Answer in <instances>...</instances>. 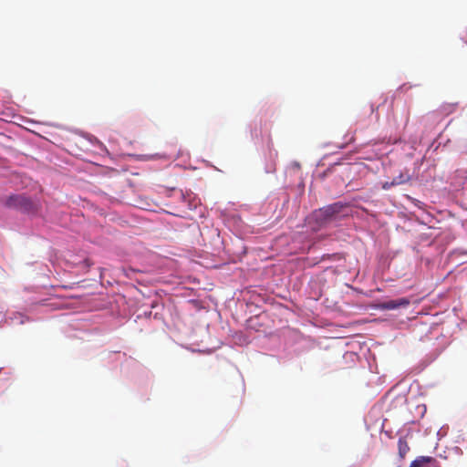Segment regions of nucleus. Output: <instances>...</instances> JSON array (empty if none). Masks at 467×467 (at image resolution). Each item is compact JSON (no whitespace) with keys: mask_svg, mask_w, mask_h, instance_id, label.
<instances>
[{"mask_svg":"<svg viewBox=\"0 0 467 467\" xmlns=\"http://www.w3.org/2000/svg\"><path fill=\"white\" fill-rule=\"evenodd\" d=\"M342 208L343 205L338 202L323 207L319 209L318 212L316 213V219L320 223H327L331 221L337 220Z\"/></svg>","mask_w":467,"mask_h":467,"instance_id":"2","label":"nucleus"},{"mask_svg":"<svg viewBox=\"0 0 467 467\" xmlns=\"http://www.w3.org/2000/svg\"><path fill=\"white\" fill-rule=\"evenodd\" d=\"M410 467H441L438 461L433 457L420 456L414 460Z\"/></svg>","mask_w":467,"mask_h":467,"instance_id":"4","label":"nucleus"},{"mask_svg":"<svg viewBox=\"0 0 467 467\" xmlns=\"http://www.w3.org/2000/svg\"><path fill=\"white\" fill-rule=\"evenodd\" d=\"M410 451V446L405 437H400L398 441V452L400 460H403Z\"/></svg>","mask_w":467,"mask_h":467,"instance_id":"6","label":"nucleus"},{"mask_svg":"<svg viewBox=\"0 0 467 467\" xmlns=\"http://www.w3.org/2000/svg\"><path fill=\"white\" fill-rule=\"evenodd\" d=\"M410 300L406 297H400L395 300H389L386 302L379 303L378 307L380 310H392L400 307H406L410 305Z\"/></svg>","mask_w":467,"mask_h":467,"instance_id":"3","label":"nucleus"},{"mask_svg":"<svg viewBox=\"0 0 467 467\" xmlns=\"http://www.w3.org/2000/svg\"><path fill=\"white\" fill-rule=\"evenodd\" d=\"M5 205L9 208L29 213L36 210V205L32 200L22 194L9 196L5 201Z\"/></svg>","mask_w":467,"mask_h":467,"instance_id":"1","label":"nucleus"},{"mask_svg":"<svg viewBox=\"0 0 467 467\" xmlns=\"http://www.w3.org/2000/svg\"><path fill=\"white\" fill-rule=\"evenodd\" d=\"M410 180V175L408 172H400L399 176L393 178L390 182H385L382 184V189L389 190L394 186L403 184Z\"/></svg>","mask_w":467,"mask_h":467,"instance_id":"5","label":"nucleus"}]
</instances>
